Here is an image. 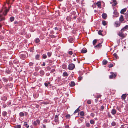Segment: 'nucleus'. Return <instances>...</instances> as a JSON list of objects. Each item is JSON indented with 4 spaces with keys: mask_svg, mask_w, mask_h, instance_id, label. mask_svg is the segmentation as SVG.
<instances>
[{
    "mask_svg": "<svg viewBox=\"0 0 128 128\" xmlns=\"http://www.w3.org/2000/svg\"><path fill=\"white\" fill-rule=\"evenodd\" d=\"M67 5V6L68 8H70L72 6V5L70 2L67 1L66 3Z\"/></svg>",
    "mask_w": 128,
    "mask_h": 128,
    "instance_id": "obj_11",
    "label": "nucleus"
},
{
    "mask_svg": "<svg viewBox=\"0 0 128 128\" xmlns=\"http://www.w3.org/2000/svg\"><path fill=\"white\" fill-rule=\"evenodd\" d=\"M24 114L22 112H20L19 113V115L20 117H22L24 116Z\"/></svg>",
    "mask_w": 128,
    "mask_h": 128,
    "instance_id": "obj_33",
    "label": "nucleus"
},
{
    "mask_svg": "<svg viewBox=\"0 0 128 128\" xmlns=\"http://www.w3.org/2000/svg\"><path fill=\"white\" fill-rule=\"evenodd\" d=\"M108 118H110L111 117V115L109 112H108Z\"/></svg>",
    "mask_w": 128,
    "mask_h": 128,
    "instance_id": "obj_57",
    "label": "nucleus"
},
{
    "mask_svg": "<svg viewBox=\"0 0 128 128\" xmlns=\"http://www.w3.org/2000/svg\"><path fill=\"white\" fill-rule=\"evenodd\" d=\"M102 31L100 30L98 32V34L100 35H102Z\"/></svg>",
    "mask_w": 128,
    "mask_h": 128,
    "instance_id": "obj_39",
    "label": "nucleus"
},
{
    "mask_svg": "<svg viewBox=\"0 0 128 128\" xmlns=\"http://www.w3.org/2000/svg\"><path fill=\"white\" fill-rule=\"evenodd\" d=\"M80 114L81 116H83L84 115V112L83 111H81L80 112Z\"/></svg>",
    "mask_w": 128,
    "mask_h": 128,
    "instance_id": "obj_36",
    "label": "nucleus"
},
{
    "mask_svg": "<svg viewBox=\"0 0 128 128\" xmlns=\"http://www.w3.org/2000/svg\"><path fill=\"white\" fill-rule=\"evenodd\" d=\"M40 74L43 75L44 74V71L42 70L40 72Z\"/></svg>",
    "mask_w": 128,
    "mask_h": 128,
    "instance_id": "obj_37",
    "label": "nucleus"
},
{
    "mask_svg": "<svg viewBox=\"0 0 128 128\" xmlns=\"http://www.w3.org/2000/svg\"><path fill=\"white\" fill-rule=\"evenodd\" d=\"M65 128H69V126L68 125H66L65 126Z\"/></svg>",
    "mask_w": 128,
    "mask_h": 128,
    "instance_id": "obj_64",
    "label": "nucleus"
},
{
    "mask_svg": "<svg viewBox=\"0 0 128 128\" xmlns=\"http://www.w3.org/2000/svg\"><path fill=\"white\" fill-rule=\"evenodd\" d=\"M44 85L45 86H46L47 87H48V84H47V83H46V82L45 83Z\"/></svg>",
    "mask_w": 128,
    "mask_h": 128,
    "instance_id": "obj_63",
    "label": "nucleus"
},
{
    "mask_svg": "<svg viewBox=\"0 0 128 128\" xmlns=\"http://www.w3.org/2000/svg\"><path fill=\"white\" fill-rule=\"evenodd\" d=\"M34 64L32 62H30L29 63V65L30 66H32Z\"/></svg>",
    "mask_w": 128,
    "mask_h": 128,
    "instance_id": "obj_46",
    "label": "nucleus"
},
{
    "mask_svg": "<svg viewBox=\"0 0 128 128\" xmlns=\"http://www.w3.org/2000/svg\"><path fill=\"white\" fill-rule=\"evenodd\" d=\"M66 19L68 21H70L71 20V17L70 16H68L66 17Z\"/></svg>",
    "mask_w": 128,
    "mask_h": 128,
    "instance_id": "obj_30",
    "label": "nucleus"
},
{
    "mask_svg": "<svg viewBox=\"0 0 128 128\" xmlns=\"http://www.w3.org/2000/svg\"><path fill=\"white\" fill-rule=\"evenodd\" d=\"M102 41L101 42L98 43V44L96 45V48L99 49L102 46V43L103 40H101Z\"/></svg>",
    "mask_w": 128,
    "mask_h": 128,
    "instance_id": "obj_7",
    "label": "nucleus"
},
{
    "mask_svg": "<svg viewBox=\"0 0 128 128\" xmlns=\"http://www.w3.org/2000/svg\"><path fill=\"white\" fill-rule=\"evenodd\" d=\"M102 16L103 19H106L107 17V14L106 13H103L102 14Z\"/></svg>",
    "mask_w": 128,
    "mask_h": 128,
    "instance_id": "obj_17",
    "label": "nucleus"
},
{
    "mask_svg": "<svg viewBox=\"0 0 128 128\" xmlns=\"http://www.w3.org/2000/svg\"><path fill=\"white\" fill-rule=\"evenodd\" d=\"M11 6L8 7V9L4 6H3L2 9L0 10V12H2V14H0V22L4 20H5L4 16L6 15L8 12L9 11Z\"/></svg>",
    "mask_w": 128,
    "mask_h": 128,
    "instance_id": "obj_1",
    "label": "nucleus"
},
{
    "mask_svg": "<svg viewBox=\"0 0 128 128\" xmlns=\"http://www.w3.org/2000/svg\"><path fill=\"white\" fill-rule=\"evenodd\" d=\"M114 56L116 58H117L118 57L117 54L116 53H114L113 54Z\"/></svg>",
    "mask_w": 128,
    "mask_h": 128,
    "instance_id": "obj_52",
    "label": "nucleus"
},
{
    "mask_svg": "<svg viewBox=\"0 0 128 128\" xmlns=\"http://www.w3.org/2000/svg\"><path fill=\"white\" fill-rule=\"evenodd\" d=\"M128 28V25H126L122 29L121 31H124L127 29Z\"/></svg>",
    "mask_w": 128,
    "mask_h": 128,
    "instance_id": "obj_12",
    "label": "nucleus"
},
{
    "mask_svg": "<svg viewBox=\"0 0 128 128\" xmlns=\"http://www.w3.org/2000/svg\"><path fill=\"white\" fill-rule=\"evenodd\" d=\"M91 103V102L90 100H89L87 101V103L88 104H90Z\"/></svg>",
    "mask_w": 128,
    "mask_h": 128,
    "instance_id": "obj_59",
    "label": "nucleus"
},
{
    "mask_svg": "<svg viewBox=\"0 0 128 128\" xmlns=\"http://www.w3.org/2000/svg\"><path fill=\"white\" fill-rule=\"evenodd\" d=\"M42 58L44 59H46L47 58V56L46 54H44L43 55Z\"/></svg>",
    "mask_w": 128,
    "mask_h": 128,
    "instance_id": "obj_49",
    "label": "nucleus"
},
{
    "mask_svg": "<svg viewBox=\"0 0 128 128\" xmlns=\"http://www.w3.org/2000/svg\"><path fill=\"white\" fill-rule=\"evenodd\" d=\"M90 122L91 124H93L94 123V122L93 120H91L90 121Z\"/></svg>",
    "mask_w": 128,
    "mask_h": 128,
    "instance_id": "obj_55",
    "label": "nucleus"
},
{
    "mask_svg": "<svg viewBox=\"0 0 128 128\" xmlns=\"http://www.w3.org/2000/svg\"><path fill=\"white\" fill-rule=\"evenodd\" d=\"M75 67L74 64L73 63H70L68 65V68L69 70H72L74 69Z\"/></svg>",
    "mask_w": 128,
    "mask_h": 128,
    "instance_id": "obj_2",
    "label": "nucleus"
},
{
    "mask_svg": "<svg viewBox=\"0 0 128 128\" xmlns=\"http://www.w3.org/2000/svg\"><path fill=\"white\" fill-rule=\"evenodd\" d=\"M7 99V97L5 96H3L1 98V100H2L5 101Z\"/></svg>",
    "mask_w": 128,
    "mask_h": 128,
    "instance_id": "obj_20",
    "label": "nucleus"
},
{
    "mask_svg": "<svg viewBox=\"0 0 128 128\" xmlns=\"http://www.w3.org/2000/svg\"><path fill=\"white\" fill-rule=\"evenodd\" d=\"M124 20L123 16L122 15H121L119 18V22H122Z\"/></svg>",
    "mask_w": 128,
    "mask_h": 128,
    "instance_id": "obj_15",
    "label": "nucleus"
},
{
    "mask_svg": "<svg viewBox=\"0 0 128 128\" xmlns=\"http://www.w3.org/2000/svg\"><path fill=\"white\" fill-rule=\"evenodd\" d=\"M92 7L93 8H95L96 7V4L95 3H94V4L92 5Z\"/></svg>",
    "mask_w": 128,
    "mask_h": 128,
    "instance_id": "obj_60",
    "label": "nucleus"
},
{
    "mask_svg": "<svg viewBox=\"0 0 128 128\" xmlns=\"http://www.w3.org/2000/svg\"><path fill=\"white\" fill-rule=\"evenodd\" d=\"M8 105H10L11 104V102H10V101H9L8 102Z\"/></svg>",
    "mask_w": 128,
    "mask_h": 128,
    "instance_id": "obj_62",
    "label": "nucleus"
},
{
    "mask_svg": "<svg viewBox=\"0 0 128 128\" xmlns=\"http://www.w3.org/2000/svg\"><path fill=\"white\" fill-rule=\"evenodd\" d=\"M80 111V109L79 108H78L77 109H76L74 112V113H76L79 112Z\"/></svg>",
    "mask_w": 128,
    "mask_h": 128,
    "instance_id": "obj_42",
    "label": "nucleus"
},
{
    "mask_svg": "<svg viewBox=\"0 0 128 128\" xmlns=\"http://www.w3.org/2000/svg\"><path fill=\"white\" fill-rule=\"evenodd\" d=\"M20 57L21 59L24 60L26 58V56L24 54H20Z\"/></svg>",
    "mask_w": 128,
    "mask_h": 128,
    "instance_id": "obj_16",
    "label": "nucleus"
},
{
    "mask_svg": "<svg viewBox=\"0 0 128 128\" xmlns=\"http://www.w3.org/2000/svg\"><path fill=\"white\" fill-rule=\"evenodd\" d=\"M2 80L3 81L5 82H7L8 81V79L7 78H2Z\"/></svg>",
    "mask_w": 128,
    "mask_h": 128,
    "instance_id": "obj_32",
    "label": "nucleus"
},
{
    "mask_svg": "<svg viewBox=\"0 0 128 128\" xmlns=\"http://www.w3.org/2000/svg\"><path fill=\"white\" fill-rule=\"evenodd\" d=\"M92 44L93 46H94L95 48L96 47V46L95 45L96 44V39H95L93 41Z\"/></svg>",
    "mask_w": 128,
    "mask_h": 128,
    "instance_id": "obj_28",
    "label": "nucleus"
},
{
    "mask_svg": "<svg viewBox=\"0 0 128 128\" xmlns=\"http://www.w3.org/2000/svg\"><path fill=\"white\" fill-rule=\"evenodd\" d=\"M121 24V22H120L118 21H116L114 23V26L116 27L120 26Z\"/></svg>",
    "mask_w": 128,
    "mask_h": 128,
    "instance_id": "obj_5",
    "label": "nucleus"
},
{
    "mask_svg": "<svg viewBox=\"0 0 128 128\" xmlns=\"http://www.w3.org/2000/svg\"><path fill=\"white\" fill-rule=\"evenodd\" d=\"M113 64H110L108 66V67L109 68H110L113 67Z\"/></svg>",
    "mask_w": 128,
    "mask_h": 128,
    "instance_id": "obj_54",
    "label": "nucleus"
},
{
    "mask_svg": "<svg viewBox=\"0 0 128 128\" xmlns=\"http://www.w3.org/2000/svg\"><path fill=\"white\" fill-rule=\"evenodd\" d=\"M118 35L120 36L121 37L122 39L124 38L125 37L124 34H123L122 32H120L118 33Z\"/></svg>",
    "mask_w": 128,
    "mask_h": 128,
    "instance_id": "obj_9",
    "label": "nucleus"
},
{
    "mask_svg": "<svg viewBox=\"0 0 128 128\" xmlns=\"http://www.w3.org/2000/svg\"><path fill=\"white\" fill-rule=\"evenodd\" d=\"M67 67V65L66 64L64 63L62 64V68L63 69H66Z\"/></svg>",
    "mask_w": 128,
    "mask_h": 128,
    "instance_id": "obj_19",
    "label": "nucleus"
},
{
    "mask_svg": "<svg viewBox=\"0 0 128 128\" xmlns=\"http://www.w3.org/2000/svg\"><path fill=\"white\" fill-rule=\"evenodd\" d=\"M21 127V125H16L14 126V128H20Z\"/></svg>",
    "mask_w": 128,
    "mask_h": 128,
    "instance_id": "obj_35",
    "label": "nucleus"
},
{
    "mask_svg": "<svg viewBox=\"0 0 128 128\" xmlns=\"http://www.w3.org/2000/svg\"><path fill=\"white\" fill-rule=\"evenodd\" d=\"M65 117L66 118H70V116L69 114H68Z\"/></svg>",
    "mask_w": 128,
    "mask_h": 128,
    "instance_id": "obj_48",
    "label": "nucleus"
},
{
    "mask_svg": "<svg viewBox=\"0 0 128 128\" xmlns=\"http://www.w3.org/2000/svg\"><path fill=\"white\" fill-rule=\"evenodd\" d=\"M107 22L106 21L103 20L102 21V24L104 26L106 25L107 24Z\"/></svg>",
    "mask_w": 128,
    "mask_h": 128,
    "instance_id": "obj_24",
    "label": "nucleus"
},
{
    "mask_svg": "<svg viewBox=\"0 0 128 128\" xmlns=\"http://www.w3.org/2000/svg\"><path fill=\"white\" fill-rule=\"evenodd\" d=\"M54 121L56 123V124H59V122L58 116L57 115H55L54 118Z\"/></svg>",
    "mask_w": 128,
    "mask_h": 128,
    "instance_id": "obj_4",
    "label": "nucleus"
},
{
    "mask_svg": "<svg viewBox=\"0 0 128 128\" xmlns=\"http://www.w3.org/2000/svg\"><path fill=\"white\" fill-rule=\"evenodd\" d=\"M101 96V95L99 94H97V95H96V98H100Z\"/></svg>",
    "mask_w": 128,
    "mask_h": 128,
    "instance_id": "obj_43",
    "label": "nucleus"
},
{
    "mask_svg": "<svg viewBox=\"0 0 128 128\" xmlns=\"http://www.w3.org/2000/svg\"><path fill=\"white\" fill-rule=\"evenodd\" d=\"M96 5L98 7L100 8L101 6V3L100 2H96Z\"/></svg>",
    "mask_w": 128,
    "mask_h": 128,
    "instance_id": "obj_21",
    "label": "nucleus"
},
{
    "mask_svg": "<svg viewBox=\"0 0 128 128\" xmlns=\"http://www.w3.org/2000/svg\"><path fill=\"white\" fill-rule=\"evenodd\" d=\"M82 77L80 76L78 77V80L79 81L81 80H82Z\"/></svg>",
    "mask_w": 128,
    "mask_h": 128,
    "instance_id": "obj_51",
    "label": "nucleus"
},
{
    "mask_svg": "<svg viewBox=\"0 0 128 128\" xmlns=\"http://www.w3.org/2000/svg\"><path fill=\"white\" fill-rule=\"evenodd\" d=\"M111 75L109 76L110 79L115 78L116 76L117 75V74L116 72L114 73L113 72H111L110 73Z\"/></svg>",
    "mask_w": 128,
    "mask_h": 128,
    "instance_id": "obj_3",
    "label": "nucleus"
},
{
    "mask_svg": "<svg viewBox=\"0 0 128 128\" xmlns=\"http://www.w3.org/2000/svg\"><path fill=\"white\" fill-rule=\"evenodd\" d=\"M69 42L71 43H72L74 42V39L72 38H70L68 40Z\"/></svg>",
    "mask_w": 128,
    "mask_h": 128,
    "instance_id": "obj_29",
    "label": "nucleus"
},
{
    "mask_svg": "<svg viewBox=\"0 0 128 128\" xmlns=\"http://www.w3.org/2000/svg\"><path fill=\"white\" fill-rule=\"evenodd\" d=\"M14 0H7V1H8V2L7 3L8 4H12V2L14 1Z\"/></svg>",
    "mask_w": 128,
    "mask_h": 128,
    "instance_id": "obj_25",
    "label": "nucleus"
},
{
    "mask_svg": "<svg viewBox=\"0 0 128 128\" xmlns=\"http://www.w3.org/2000/svg\"><path fill=\"white\" fill-rule=\"evenodd\" d=\"M108 62L105 60H104L102 62V64L103 65H106L108 63Z\"/></svg>",
    "mask_w": 128,
    "mask_h": 128,
    "instance_id": "obj_18",
    "label": "nucleus"
},
{
    "mask_svg": "<svg viewBox=\"0 0 128 128\" xmlns=\"http://www.w3.org/2000/svg\"><path fill=\"white\" fill-rule=\"evenodd\" d=\"M86 126L88 127H89L90 126V124L89 123H86Z\"/></svg>",
    "mask_w": 128,
    "mask_h": 128,
    "instance_id": "obj_53",
    "label": "nucleus"
},
{
    "mask_svg": "<svg viewBox=\"0 0 128 128\" xmlns=\"http://www.w3.org/2000/svg\"><path fill=\"white\" fill-rule=\"evenodd\" d=\"M87 52V49L85 48H83L81 51V52L83 53H85Z\"/></svg>",
    "mask_w": 128,
    "mask_h": 128,
    "instance_id": "obj_14",
    "label": "nucleus"
},
{
    "mask_svg": "<svg viewBox=\"0 0 128 128\" xmlns=\"http://www.w3.org/2000/svg\"><path fill=\"white\" fill-rule=\"evenodd\" d=\"M36 42V43H38L40 42V40L38 38H36V39L35 40Z\"/></svg>",
    "mask_w": 128,
    "mask_h": 128,
    "instance_id": "obj_40",
    "label": "nucleus"
},
{
    "mask_svg": "<svg viewBox=\"0 0 128 128\" xmlns=\"http://www.w3.org/2000/svg\"><path fill=\"white\" fill-rule=\"evenodd\" d=\"M14 19V17L12 16L10 18V20L11 22H12L13 21Z\"/></svg>",
    "mask_w": 128,
    "mask_h": 128,
    "instance_id": "obj_34",
    "label": "nucleus"
},
{
    "mask_svg": "<svg viewBox=\"0 0 128 128\" xmlns=\"http://www.w3.org/2000/svg\"><path fill=\"white\" fill-rule=\"evenodd\" d=\"M33 124L34 125L36 126L38 124H40V121L39 120L37 119L33 122Z\"/></svg>",
    "mask_w": 128,
    "mask_h": 128,
    "instance_id": "obj_6",
    "label": "nucleus"
},
{
    "mask_svg": "<svg viewBox=\"0 0 128 128\" xmlns=\"http://www.w3.org/2000/svg\"><path fill=\"white\" fill-rule=\"evenodd\" d=\"M7 114V112L6 111L3 112H2V114L4 116H6Z\"/></svg>",
    "mask_w": 128,
    "mask_h": 128,
    "instance_id": "obj_41",
    "label": "nucleus"
},
{
    "mask_svg": "<svg viewBox=\"0 0 128 128\" xmlns=\"http://www.w3.org/2000/svg\"><path fill=\"white\" fill-rule=\"evenodd\" d=\"M126 8L122 9L120 11V13L121 14H124V13L126 11Z\"/></svg>",
    "mask_w": 128,
    "mask_h": 128,
    "instance_id": "obj_22",
    "label": "nucleus"
},
{
    "mask_svg": "<svg viewBox=\"0 0 128 128\" xmlns=\"http://www.w3.org/2000/svg\"><path fill=\"white\" fill-rule=\"evenodd\" d=\"M62 76H68V74L67 72H64L63 73Z\"/></svg>",
    "mask_w": 128,
    "mask_h": 128,
    "instance_id": "obj_26",
    "label": "nucleus"
},
{
    "mask_svg": "<svg viewBox=\"0 0 128 128\" xmlns=\"http://www.w3.org/2000/svg\"><path fill=\"white\" fill-rule=\"evenodd\" d=\"M127 95H128V94H122L121 96V99L122 100H124Z\"/></svg>",
    "mask_w": 128,
    "mask_h": 128,
    "instance_id": "obj_8",
    "label": "nucleus"
},
{
    "mask_svg": "<svg viewBox=\"0 0 128 128\" xmlns=\"http://www.w3.org/2000/svg\"><path fill=\"white\" fill-rule=\"evenodd\" d=\"M47 55L48 56L50 57L51 56L52 53L50 52H48L47 53Z\"/></svg>",
    "mask_w": 128,
    "mask_h": 128,
    "instance_id": "obj_45",
    "label": "nucleus"
},
{
    "mask_svg": "<svg viewBox=\"0 0 128 128\" xmlns=\"http://www.w3.org/2000/svg\"><path fill=\"white\" fill-rule=\"evenodd\" d=\"M40 55L39 54L36 55L35 56V59L36 60H39Z\"/></svg>",
    "mask_w": 128,
    "mask_h": 128,
    "instance_id": "obj_27",
    "label": "nucleus"
},
{
    "mask_svg": "<svg viewBox=\"0 0 128 128\" xmlns=\"http://www.w3.org/2000/svg\"><path fill=\"white\" fill-rule=\"evenodd\" d=\"M46 69L48 70H50V67L49 66H47L46 68Z\"/></svg>",
    "mask_w": 128,
    "mask_h": 128,
    "instance_id": "obj_58",
    "label": "nucleus"
},
{
    "mask_svg": "<svg viewBox=\"0 0 128 128\" xmlns=\"http://www.w3.org/2000/svg\"><path fill=\"white\" fill-rule=\"evenodd\" d=\"M112 3L113 4V6H115L117 4V2L116 0H112Z\"/></svg>",
    "mask_w": 128,
    "mask_h": 128,
    "instance_id": "obj_31",
    "label": "nucleus"
},
{
    "mask_svg": "<svg viewBox=\"0 0 128 128\" xmlns=\"http://www.w3.org/2000/svg\"><path fill=\"white\" fill-rule=\"evenodd\" d=\"M104 108V107L103 106H101L100 108V110L101 111H103Z\"/></svg>",
    "mask_w": 128,
    "mask_h": 128,
    "instance_id": "obj_47",
    "label": "nucleus"
},
{
    "mask_svg": "<svg viewBox=\"0 0 128 128\" xmlns=\"http://www.w3.org/2000/svg\"><path fill=\"white\" fill-rule=\"evenodd\" d=\"M112 125L113 126H115L116 124V123L114 122H112Z\"/></svg>",
    "mask_w": 128,
    "mask_h": 128,
    "instance_id": "obj_50",
    "label": "nucleus"
},
{
    "mask_svg": "<svg viewBox=\"0 0 128 128\" xmlns=\"http://www.w3.org/2000/svg\"><path fill=\"white\" fill-rule=\"evenodd\" d=\"M68 54L70 55H72L73 54L72 51H69L68 52Z\"/></svg>",
    "mask_w": 128,
    "mask_h": 128,
    "instance_id": "obj_44",
    "label": "nucleus"
},
{
    "mask_svg": "<svg viewBox=\"0 0 128 128\" xmlns=\"http://www.w3.org/2000/svg\"><path fill=\"white\" fill-rule=\"evenodd\" d=\"M46 65V63L45 62H43V64H42L41 66H44Z\"/></svg>",
    "mask_w": 128,
    "mask_h": 128,
    "instance_id": "obj_61",
    "label": "nucleus"
},
{
    "mask_svg": "<svg viewBox=\"0 0 128 128\" xmlns=\"http://www.w3.org/2000/svg\"><path fill=\"white\" fill-rule=\"evenodd\" d=\"M69 84L70 87H73L75 86L76 84L74 81H71L70 82Z\"/></svg>",
    "mask_w": 128,
    "mask_h": 128,
    "instance_id": "obj_10",
    "label": "nucleus"
},
{
    "mask_svg": "<svg viewBox=\"0 0 128 128\" xmlns=\"http://www.w3.org/2000/svg\"><path fill=\"white\" fill-rule=\"evenodd\" d=\"M116 112V110L114 109H112L111 111V113L112 115L115 114Z\"/></svg>",
    "mask_w": 128,
    "mask_h": 128,
    "instance_id": "obj_13",
    "label": "nucleus"
},
{
    "mask_svg": "<svg viewBox=\"0 0 128 128\" xmlns=\"http://www.w3.org/2000/svg\"><path fill=\"white\" fill-rule=\"evenodd\" d=\"M55 71V70L54 69H52L50 70V73H52L53 72H54Z\"/></svg>",
    "mask_w": 128,
    "mask_h": 128,
    "instance_id": "obj_56",
    "label": "nucleus"
},
{
    "mask_svg": "<svg viewBox=\"0 0 128 128\" xmlns=\"http://www.w3.org/2000/svg\"><path fill=\"white\" fill-rule=\"evenodd\" d=\"M114 14L116 17L118 16V13L116 11L114 10Z\"/></svg>",
    "mask_w": 128,
    "mask_h": 128,
    "instance_id": "obj_23",
    "label": "nucleus"
},
{
    "mask_svg": "<svg viewBox=\"0 0 128 128\" xmlns=\"http://www.w3.org/2000/svg\"><path fill=\"white\" fill-rule=\"evenodd\" d=\"M24 125L27 128H28L29 127L28 125L27 124L26 122L24 123Z\"/></svg>",
    "mask_w": 128,
    "mask_h": 128,
    "instance_id": "obj_38",
    "label": "nucleus"
}]
</instances>
